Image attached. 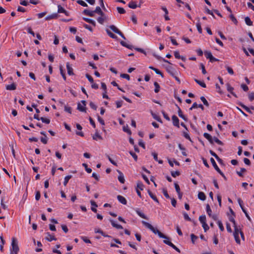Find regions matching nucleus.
Instances as JSON below:
<instances>
[{
	"mask_svg": "<svg viewBox=\"0 0 254 254\" xmlns=\"http://www.w3.org/2000/svg\"><path fill=\"white\" fill-rule=\"evenodd\" d=\"M245 172H246V169L245 168H241L240 171H237L236 173L239 175V176L243 177V173Z\"/></svg>",
	"mask_w": 254,
	"mask_h": 254,
	"instance_id": "40",
	"label": "nucleus"
},
{
	"mask_svg": "<svg viewBox=\"0 0 254 254\" xmlns=\"http://www.w3.org/2000/svg\"><path fill=\"white\" fill-rule=\"evenodd\" d=\"M110 221L113 227L118 229H122L123 228L122 226L120 224H116L114 220L111 219Z\"/></svg>",
	"mask_w": 254,
	"mask_h": 254,
	"instance_id": "18",
	"label": "nucleus"
},
{
	"mask_svg": "<svg viewBox=\"0 0 254 254\" xmlns=\"http://www.w3.org/2000/svg\"><path fill=\"white\" fill-rule=\"evenodd\" d=\"M123 130L125 132H127L129 134H131V132L130 130L128 128L127 126L124 127H123Z\"/></svg>",
	"mask_w": 254,
	"mask_h": 254,
	"instance_id": "62",
	"label": "nucleus"
},
{
	"mask_svg": "<svg viewBox=\"0 0 254 254\" xmlns=\"http://www.w3.org/2000/svg\"><path fill=\"white\" fill-rule=\"evenodd\" d=\"M64 111L65 112H68L69 114L71 113V108L70 107L64 105Z\"/></svg>",
	"mask_w": 254,
	"mask_h": 254,
	"instance_id": "54",
	"label": "nucleus"
},
{
	"mask_svg": "<svg viewBox=\"0 0 254 254\" xmlns=\"http://www.w3.org/2000/svg\"><path fill=\"white\" fill-rule=\"evenodd\" d=\"M41 142L43 143H44L45 144H47V141H48V139H47V136H44V137H42L41 138Z\"/></svg>",
	"mask_w": 254,
	"mask_h": 254,
	"instance_id": "63",
	"label": "nucleus"
},
{
	"mask_svg": "<svg viewBox=\"0 0 254 254\" xmlns=\"http://www.w3.org/2000/svg\"><path fill=\"white\" fill-rule=\"evenodd\" d=\"M227 89L235 97H238L237 95L233 91L234 90V88L232 87L229 83L227 84Z\"/></svg>",
	"mask_w": 254,
	"mask_h": 254,
	"instance_id": "10",
	"label": "nucleus"
},
{
	"mask_svg": "<svg viewBox=\"0 0 254 254\" xmlns=\"http://www.w3.org/2000/svg\"><path fill=\"white\" fill-rule=\"evenodd\" d=\"M175 188L177 193L181 192L179 185L177 183H174Z\"/></svg>",
	"mask_w": 254,
	"mask_h": 254,
	"instance_id": "60",
	"label": "nucleus"
},
{
	"mask_svg": "<svg viewBox=\"0 0 254 254\" xmlns=\"http://www.w3.org/2000/svg\"><path fill=\"white\" fill-rule=\"evenodd\" d=\"M206 212H207L208 215L209 216H211V214H212V211H211L210 207L208 204H207L206 206Z\"/></svg>",
	"mask_w": 254,
	"mask_h": 254,
	"instance_id": "45",
	"label": "nucleus"
},
{
	"mask_svg": "<svg viewBox=\"0 0 254 254\" xmlns=\"http://www.w3.org/2000/svg\"><path fill=\"white\" fill-rule=\"evenodd\" d=\"M95 232L96 233H100L103 236L105 237H111L110 236L105 234V233L103 232V231L100 229H98L97 230H95Z\"/></svg>",
	"mask_w": 254,
	"mask_h": 254,
	"instance_id": "34",
	"label": "nucleus"
},
{
	"mask_svg": "<svg viewBox=\"0 0 254 254\" xmlns=\"http://www.w3.org/2000/svg\"><path fill=\"white\" fill-rule=\"evenodd\" d=\"M198 198L201 200H205L206 199V196L204 192H199L198 193Z\"/></svg>",
	"mask_w": 254,
	"mask_h": 254,
	"instance_id": "21",
	"label": "nucleus"
},
{
	"mask_svg": "<svg viewBox=\"0 0 254 254\" xmlns=\"http://www.w3.org/2000/svg\"><path fill=\"white\" fill-rule=\"evenodd\" d=\"M76 2L78 4L82 5V6L87 7L88 6L87 4L85 2H84L83 0H77Z\"/></svg>",
	"mask_w": 254,
	"mask_h": 254,
	"instance_id": "47",
	"label": "nucleus"
},
{
	"mask_svg": "<svg viewBox=\"0 0 254 254\" xmlns=\"http://www.w3.org/2000/svg\"><path fill=\"white\" fill-rule=\"evenodd\" d=\"M66 66L68 74L69 75H73L74 73H73V69L71 67V66L70 65L69 63H66Z\"/></svg>",
	"mask_w": 254,
	"mask_h": 254,
	"instance_id": "11",
	"label": "nucleus"
},
{
	"mask_svg": "<svg viewBox=\"0 0 254 254\" xmlns=\"http://www.w3.org/2000/svg\"><path fill=\"white\" fill-rule=\"evenodd\" d=\"M191 241L193 244H195V241L198 239V237L193 234H190Z\"/></svg>",
	"mask_w": 254,
	"mask_h": 254,
	"instance_id": "37",
	"label": "nucleus"
},
{
	"mask_svg": "<svg viewBox=\"0 0 254 254\" xmlns=\"http://www.w3.org/2000/svg\"><path fill=\"white\" fill-rule=\"evenodd\" d=\"M149 68H150V69H152L153 70H154L156 74L160 75L162 77H163V73L159 69H158L157 68H156L153 67L152 66H150Z\"/></svg>",
	"mask_w": 254,
	"mask_h": 254,
	"instance_id": "29",
	"label": "nucleus"
},
{
	"mask_svg": "<svg viewBox=\"0 0 254 254\" xmlns=\"http://www.w3.org/2000/svg\"><path fill=\"white\" fill-rule=\"evenodd\" d=\"M154 85L155 87V89H154V91L155 93H158L160 90V85L157 82H155L154 83Z\"/></svg>",
	"mask_w": 254,
	"mask_h": 254,
	"instance_id": "43",
	"label": "nucleus"
},
{
	"mask_svg": "<svg viewBox=\"0 0 254 254\" xmlns=\"http://www.w3.org/2000/svg\"><path fill=\"white\" fill-rule=\"evenodd\" d=\"M58 7V13L65 12V10L61 5H59Z\"/></svg>",
	"mask_w": 254,
	"mask_h": 254,
	"instance_id": "52",
	"label": "nucleus"
},
{
	"mask_svg": "<svg viewBox=\"0 0 254 254\" xmlns=\"http://www.w3.org/2000/svg\"><path fill=\"white\" fill-rule=\"evenodd\" d=\"M93 139L94 140H97V139L102 140L103 139L102 137L99 134L97 130H96L95 134L93 136Z\"/></svg>",
	"mask_w": 254,
	"mask_h": 254,
	"instance_id": "23",
	"label": "nucleus"
},
{
	"mask_svg": "<svg viewBox=\"0 0 254 254\" xmlns=\"http://www.w3.org/2000/svg\"><path fill=\"white\" fill-rule=\"evenodd\" d=\"M82 165L83 167H84L85 170L88 173H91L92 169L91 168H88V165L86 164L83 163Z\"/></svg>",
	"mask_w": 254,
	"mask_h": 254,
	"instance_id": "50",
	"label": "nucleus"
},
{
	"mask_svg": "<svg viewBox=\"0 0 254 254\" xmlns=\"http://www.w3.org/2000/svg\"><path fill=\"white\" fill-rule=\"evenodd\" d=\"M90 107L94 110H96L97 106L96 105L92 102H90L89 103Z\"/></svg>",
	"mask_w": 254,
	"mask_h": 254,
	"instance_id": "64",
	"label": "nucleus"
},
{
	"mask_svg": "<svg viewBox=\"0 0 254 254\" xmlns=\"http://www.w3.org/2000/svg\"><path fill=\"white\" fill-rule=\"evenodd\" d=\"M196 27L198 32L201 34L202 33V30L201 27L200 23L199 21L196 23Z\"/></svg>",
	"mask_w": 254,
	"mask_h": 254,
	"instance_id": "53",
	"label": "nucleus"
},
{
	"mask_svg": "<svg viewBox=\"0 0 254 254\" xmlns=\"http://www.w3.org/2000/svg\"><path fill=\"white\" fill-rule=\"evenodd\" d=\"M203 136L206 139H207L209 141V142L211 144H213V141H214L216 143H217L219 145H223V143L220 140H219L218 138H217L216 137H214L213 138H212L211 135L208 133H206V132L204 133Z\"/></svg>",
	"mask_w": 254,
	"mask_h": 254,
	"instance_id": "2",
	"label": "nucleus"
},
{
	"mask_svg": "<svg viewBox=\"0 0 254 254\" xmlns=\"http://www.w3.org/2000/svg\"><path fill=\"white\" fill-rule=\"evenodd\" d=\"M119 174V176H118V180L122 184H124L125 182V180L124 178V176L123 174L119 170H117Z\"/></svg>",
	"mask_w": 254,
	"mask_h": 254,
	"instance_id": "9",
	"label": "nucleus"
},
{
	"mask_svg": "<svg viewBox=\"0 0 254 254\" xmlns=\"http://www.w3.org/2000/svg\"><path fill=\"white\" fill-rule=\"evenodd\" d=\"M110 28L115 33L119 35L124 39H126V38L123 33L115 25H112L110 26Z\"/></svg>",
	"mask_w": 254,
	"mask_h": 254,
	"instance_id": "4",
	"label": "nucleus"
},
{
	"mask_svg": "<svg viewBox=\"0 0 254 254\" xmlns=\"http://www.w3.org/2000/svg\"><path fill=\"white\" fill-rule=\"evenodd\" d=\"M121 44L123 46H124L129 49H132V48H133V46L132 45H128L127 44V43H126L124 41H122L121 42H120Z\"/></svg>",
	"mask_w": 254,
	"mask_h": 254,
	"instance_id": "24",
	"label": "nucleus"
},
{
	"mask_svg": "<svg viewBox=\"0 0 254 254\" xmlns=\"http://www.w3.org/2000/svg\"><path fill=\"white\" fill-rule=\"evenodd\" d=\"M210 161H211L213 166L215 168V169L217 171V172H220V169L219 168V167L217 165V164H216L214 159L213 158H210Z\"/></svg>",
	"mask_w": 254,
	"mask_h": 254,
	"instance_id": "17",
	"label": "nucleus"
},
{
	"mask_svg": "<svg viewBox=\"0 0 254 254\" xmlns=\"http://www.w3.org/2000/svg\"><path fill=\"white\" fill-rule=\"evenodd\" d=\"M60 73H61L63 79H64V80H66L65 74V73H64V70L63 69L62 66H60Z\"/></svg>",
	"mask_w": 254,
	"mask_h": 254,
	"instance_id": "46",
	"label": "nucleus"
},
{
	"mask_svg": "<svg viewBox=\"0 0 254 254\" xmlns=\"http://www.w3.org/2000/svg\"><path fill=\"white\" fill-rule=\"evenodd\" d=\"M204 55L207 59L209 60L213 57L210 51H206L204 52Z\"/></svg>",
	"mask_w": 254,
	"mask_h": 254,
	"instance_id": "36",
	"label": "nucleus"
},
{
	"mask_svg": "<svg viewBox=\"0 0 254 254\" xmlns=\"http://www.w3.org/2000/svg\"><path fill=\"white\" fill-rule=\"evenodd\" d=\"M200 99L201 100V101L203 102V103L204 104V105H205L207 107L209 106V103L204 96L200 97Z\"/></svg>",
	"mask_w": 254,
	"mask_h": 254,
	"instance_id": "44",
	"label": "nucleus"
},
{
	"mask_svg": "<svg viewBox=\"0 0 254 254\" xmlns=\"http://www.w3.org/2000/svg\"><path fill=\"white\" fill-rule=\"evenodd\" d=\"M83 19L84 20H85V21H86L87 22L91 24L94 26H96V22L93 20H92L91 19L88 18H86V17H83Z\"/></svg>",
	"mask_w": 254,
	"mask_h": 254,
	"instance_id": "25",
	"label": "nucleus"
},
{
	"mask_svg": "<svg viewBox=\"0 0 254 254\" xmlns=\"http://www.w3.org/2000/svg\"><path fill=\"white\" fill-rule=\"evenodd\" d=\"M172 119L173 125L179 128L180 127L179 120L178 117L176 115H173L172 117Z\"/></svg>",
	"mask_w": 254,
	"mask_h": 254,
	"instance_id": "8",
	"label": "nucleus"
},
{
	"mask_svg": "<svg viewBox=\"0 0 254 254\" xmlns=\"http://www.w3.org/2000/svg\"><path fill=\"white\" fill-rule=\"evenodd\" d=\"M148 193L152 199H153L156 202L159 203V200L157 199V197L155 195H154L150 190H148Z\"/></svg>",
	"mask_w": 254,
	"mask_h": 254,
	"instance_id": "20",
	"label": "nucleus"
},
{
	"mask_svg": "<svg viewBox=\"0 0 254 254\" xmlns=\"http://www.w3.org/2000/svg\"><path fill=\"white\" fill-rule=\"evenodd\" d=\"M72 178V176L71 175H68L67 176H66L65 178H64V186H66L67 184L68 183V181L69 180V179H70L71 178Z\"/></svg>",
	"mask_w": 254,
	"mask_h": 254,
	"instance_id": "35",
	"label": "nucleus"
},
{
	"mask_svg": "<svg viewBox=\"0 0 254 254\" xmlns=\"http://www.w3.org/2000/svg\"><path fill=\"white\" fill-rule=\"evenodd\" d=\"M217 223H218V226H219V228L220 230L221 231H223L224 230V227L223 226V224H222L221 221L219 220L218 221Z\"/></svg>",
	"mask_w": 254,
	"mask_h": 254,
	"instance_id": "56",
	"label": "nucleus"
},
{
	"mask_svg": "<svg viewBox=\"0 0 254 254\" xmlns=\"http://www.w3.org/2000/svg\"><path fill=\"white\" fill-rule=\"evenodd\" d=\"M230 18L231 19V20L235 24H237L238 23V21L237 19L235 18V17L234 16L233 14H231L229 16Z\"/></svg>",
	"mask_w": 254,
	"mask_h": 254,
	"instance_id": "49",
	"label": "nucleus"
},
{
	"mask_svg": "<svg viewBox=\"0 0 254 254\" xmlns=\"http://www.w3.org/2000/svg\"><path fill=\"white\" fill-rule=\"evenodd\" d=\"M106 31L107 34L113 39H116L117 38V36L112 33L109 29H106Z\"/></svg>",
	"mask_w": 254,
	"mask_h": 254,
	"instance_id": "33",
	"label": "nucleus"
},
{
	"mask_svg": "<svg viewBox=\"0 0 254 254\" xmlns=\"http://www.w3.org/2000/svg\"><path fill=\"white\" fill-rule=\"evenodd\" d=\"M59 15L57 13H53L46 17L45 20H49L52 19H56L58 17Z\"/></svg>",
	"mask_w": 254,
	"mask_h": 254,
	"instance_id": "15",
	"label": "nucleus"
},
{
	"mask_svg": "<svg viewBox=\"0 0 254 254\" xmlns=\"http://www.w3.org/2000/svg\"><path fill=\"white\" fill-rule=\"evenodd\" d=\"M136 212L141 218L145 219H147V218L146 217V216L143 213L140 212L139 210V209L136 210Z\"/></svg>",
	"mask_w": 254,
	"mask_h": 254,
	"instance_id": "42",
	"label": "nucleus"
},
{
	"mask_svg": "<svg viewBox=\"0 0 254 254\" xmlns=\"http://www.w3.org/2000/svg\"><path fill=\"white\" fill-rule=\"evenodd\" d=\"M121 77L124 78H126L127 80H129L130 79V76L128 74L126 73H122L121 74Z\"/></svg>",
	"mask_w": 254,
	"mask_h": 254,
	"instance_id": "55",
	"label": "nucleus"
},
{
	"mask_svg": "<svg viewBox=\"0 0 254 254\" xmlns=\"http://www.w3.org/2000/svg\"><path fill=\"white\" fill-rule=\"evenodd\" d=\"M85 76H86V78L88 79V80L90 82L93 83L94 82L93 78L90 75L87 73V74H86Z\"/></svg>",
	"mask_w": 254,
	"mask_h": 254,
	"instance_id": "58",
	"label": "nucleus"
},
{
	"mask_svg": "<svg viewBox=\"0 0 254 254\" xmlns=\"http://www.w3.org/2000/svg\"><path fill=\"white\" fill-rule=\"evenodd\" d=\"M118 12L120 14H124L126 12V10L123 7H117V8Z\"/></svg>",
	"mask_w": 254,
	"mask_h": 254,
	"instance_id": "51",
	"label": "nucleus"
},
{
	"mask_svg": "<svg viewBox=\"0 0 254 254\" xmlns=\"http://www.w3.org/2000/svg\"><path fill=\"white\" fill-rule=\"evenodd\" d=\"M248 96L249 99L251 101H253L254 100V92L249 93Z\"/></svg>",
	"mask_w": 254,
	"mask_h": 254,
	"instance_id": "57",
	"label": "nucleus"
},
{
	"mask_svg": "<svg viewBox=\"0 0 254 254\" xmlns=\"http://www.w3.org/2000/svg\"><path fill=\"white\" fill-rule=\"evenodd\" d=\"M118 200L122 204H126L127 203L126 199L123 196L119 195L117 196Z\"/></svg>",
	"mask_w": 254,
	"mask_h": 254,
	"instance_id": "14",
	"label": "nucleus"
},
{
	"mask_svg": "<svg viewBox=\"0 0 254 254\" xmlns=\"http://www.w3.org/2000/svg\"><path fill=\"white\" fill-rule=\"evenodd\" d=\"M142 223L145 226L146 228L151 230L153 233L155 234H157L160 238H164L165 239H169V238L165 236L164 234L162 233L160 231H159L156 228L153 227L150 223L146 222L145 221H142Z\"/></svg>",
	"mask_w": 254,
	"mask_h": 254,
	"instance_id": "1",
	"label": "nucleus"
},
{
	"mask_svg": "<svg viewBox=\"0 0 254 254\" xmlns=\"http://www.w3.org/2000/svg\"><path fill=\"white\" fill-rule=\"evenodd\" d=\"M178 114L179 116L183 119L184 121H187V118L183 114L182 111L180 107H178Z\"/></svg>",
	"mask_w": 254,
	"mask_h": 254,
	"instance_id": "19",
	"label": "nucleus"
},
{
	"mask_svg": "<svg viewBox=\"0 0 254 254\" xmlns=\"http://www.w3.org/2000/svg\"><path fill=\"white\" fill-rule=\"evenodd\" d=\"M199 220L200 222L202 223V225L203 224H204L206 223V217L205 215H201L199 217Z\"/></svg>",
	"mask_w": 254,
	"mask_h": 254,
	"instance_id": "41",
	"label": "nucleus"
},
{
	"mask_svg": "<svg viewBox=\"0 0 254 254\" xmlns=\"http://www.w3.org/2000/svg\"><path fill=\"white\" fill-rule=\"evenodd\" d=\"M107 18L105 16V15H104V16H101V17H99L98 18H97V21L98 22L101 24H103L104 21L105 20H106Z\"/></svg>",
	"mask_w": 254,
	"mask_h": 254,
	"instance_id": "28",
	"label": "nucleus"
},
{
	"mask_svg": "<svg viewBox=\"0 0 254 254\" xmlns=\"http://www.w3.org/2000/svg\"><path fill=\"white\" fill-rule=\"evenodd\" d=\"M46 235L47 237H46V239L49 242H51L53 240L56 241L57 240L54 235H51L49 232L47 233Z\"/></svg>",
	"mask_w": 254,
	"mask_h": 254,
	"instance_id": "12",
	"label": "nucleus"
},
{
	"mask_svg": "<svg viewBox=\"0 0 254 254\" xmlns=\"http://www.w3.org/2000/svg\"><path fill=\"white\" fill-rule=\"evenodd\" d=\"M11 247L12 249L10 250V254H17L19 249L16 239L15 238L12 239Z\"/></svg>",
	"mask_w": 254,
	"mask_h": 254,
	"instance_id": "3",
	"label": "nucleus"
},
{
	"mask_svg": "<svg viewBox=\"0 0 254 254\" xmlns=\"http://www.w3.org/2000/svg\"><path fill=\"white\" fill-rule=\"evenodd\" d=\"M152 155L153 156V158H154V160L155 161H158L159 164H163V161L162 160H159L158 159L157 154L156 153L153 152L152 153Z\"/></svg>",
	"mask_w": 254,
	"mask_h": 254,
	"instance_id": "30",
	"label": "nucleus"
},
{
	"mask_svg": "<svg viewBox=\"0 0 254 254\" xmlns=\"http://www.w3.org/2000/svg\"><path fill=\"white\" fill-rule=\"evenodd\" d=\"M245 21L247 25H248V26H252L253 25V22L251 21V20L249 17H248V16L246 17L245 18Z\"/></svg>",
	"mask_w": 254,
	"mask_h": 254,
	"instance_id": "31",
	"label": "nucleus"
},
{
	"mask_svg": "<svg viewBox=\"0 0 254 254\" xmlns=\"http://www.w3.org/2000/svg\"><path fill=\"white\" fill-rule=\"evenodd\" d=\"M241 107H242L244 110H245L247 112H248L249 113L252 114V112L250 110V109L247 106H245L244 104H243L242 103H239L238 104Z\"/></svg>",
	"mask_w": 254,
	"mask_h": 254,
	"instance_id": "27",
	"label": "nucleus"
},
{
	"mask_svg": "<svg viewBox=\"0 0 254 254\" xmlns=\"http://www.w3.org/2000/svg\"><path fill=\"white\" fill-rule=\"evenodd\" d=\"M123 101H117L116 102V104L117 108H119L122 107L123 105Z\"/></svg>",
	"mask_w": 254,
	"mask_h": 254,
	"instance_id": "61",
	"label": "nucleus"
},
{
	"mask_svg": "<svg viewBox=\"0 0 254 254\" xmlns=\"http://www.w3.org/2000/svg\"><path fill=\"white\" fill-rule=\"evenodd\" d=\"M16 88V85L14 83L6 86V89L7 90H14Z\"/></svg>",
	"mask_w": 254,
	"mask_h": 254,
	"instance_id": "13",
	"label": "nucleus"
},
{
	"mask_svg": "<svg viewBox=\"0 0 254 254\" xmlns=\"http://www.w3.org/2000/svg\"><path fill=\"white\" fill-rule=\"evenodd\" d=\"M239 230L238 229L237 226H235V231L234 232V236L235 239V241L237 243L240 244V240L239 237Z\"/></svg>",
	"mask_w": 254,
	"mask_h": 254,
	"instance_id": "7",
	"label": "nucleus"
},
{
	"mask_svg": "<svg viewBox=\"0 0 254 254\" xmlns=\"http://www.w3.org/2000/svg\"><path fill=\"white\" fill-rule=\"evenodd\" d=\"M81 103L83 104V106L81 105L80 103H78L77 104V110L81 112H86V108L85 106H86V101L84 100L81 101Z\"/></svg>",
	"mask_w": 254,
	"mask_h": 254,
	"instance_id": "6",
	"label": "nucleus"
},
{
	"mask_svg": "<svg viewBox=\"0 0 254 254\" xmlns=\"http://www.w3.org/2000/svg\"><path fill=\"white\" fill-rule=\"evenodd\" d=\"M94 12L100 14L101 16H104V13L101 10V9L99 6H97L96 7L95 9L94 10Z\"/></svg>",
	"mask_w": 254,
	"mask_h": 254,
	"instance_id": "22",
	"label": "nucleus"
},
{
	"mask_svg": "<svg viewBox=\"0 0 254 254\" xmlns=\"http://www.w3.org/2000/svg\"><path fill=\"white\" fill-rule=\"evenodd\" d=\"M128 7L131 8H132V9H134V8H136L137 7V4H136V2H134V1H130L129 3H128Z\"/></svg>",
	"mask_w": 254,
	"mask_h": 254,
	"instance_id": "32",
	"label": "nucleus"
},
{
	"mask_svg": "<svg viewBox=\"0 0 254 254\" xmlns=\"http://www.w3.org/2000/svg\"><path fill=\"white\" fill-rule=\"evenodd\" d=\"M180 175V173L179 171H173L171 172V175L173 177H176V176H178Z\"/></svg>",
	"mask_w": 254,
	"mask_h": 254,
	"instance_id": "59",
	"label": "nucleus"
},
{
	"mask_svg": "<svg viewBox=\"0 0 254 254\" xmlns=\"http://www.w3.org/2000/svg\"><path fill=\"white\" fill-rule=\"evenodd\" d=\"M194 81L201 87H202L203 88L206 87V84L204 82L201 81L199 80H197V79H194Z\"/></svg>",
	"mask_w": 254,
	"mask_h": 254,
	"instance_id": "38",
	"label": "nucleus"
},
{
	"mask_svg": "<svg viewBox=\"0 0 254 254\" xmlns=\"http://www.w3.org/2000/svg\"><path fill=\"white\" fill-rule=\"evenodd\" d=\"M151 115L152 116L153 118L156 120V121L161 122V120L160 118L156 114L153 113L152 111L151 112Z\"/></svg>",
	"mask_w": 254,
	"mask_h": 254,
	"instance_id": "39",
	"label": "nucleus"
},
{
	"mask_svg": "<svg viewBox=\"0 0 254 254\" xmlns=\"http://www.w3.org/2000/svg\"><path fill=\"white\" fill-rule=\"evenodd\" d=\"M144 186L142 184V183L140 182V181H138L137 183V186H136V190L138 189V190H143V189H144Z\"/></svg>",
	"mask_w": 254,
	"mask_h": 254,
	"instance_id": "26",
	"label": "nucleus"
},
{
	"mask_svg": "<svg viewBox=\"0 0 254 254\" xmlns=\"http://www.w3.org/2000/svg\"><path fill=\"white\" fill-rule=\"evenodd\" d=\"M167 72L172 76H175V75L177 74V71L171 66L166 67Z\"/></svg>",
	"mask_w": 254,
	"mask_h": 254,
	"instance_id": "5",
	"label": "nucleus"
},
{
	"mask_svg": "<svg viewBox=\"0 0 254 254\" xmlns=\"http://www.w3.org/2000/svg\"><path fill=\"white\" fill-rule=\"evenodd\" d=\"M83 13L85 14V15H87L88 16H94V13H95V12H94V10L93 11H90L88 9H84L83 11Z\"/></svg>",
	"mask_w": 254,
	"mask_h": 254,
	"instance_id": "16",
	"label": "nucleus"
},
{
	"mask_svg": "<svg viewBox=\"0 0 254 254\" xmlns=\"http://www.w3.org/2000/svg\"><path fill=\"white\" fill-rule=\"evenodd\" d=\"M40 120L44 123L49 124L50 123V120L44 117L40 118Z\"/></svg>",
	"mask_w": 254,
	"mask_h": 254,
	"instance_id": "48",
	"label": "nucleus"
}]
</instances>
